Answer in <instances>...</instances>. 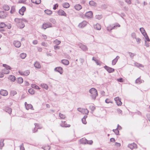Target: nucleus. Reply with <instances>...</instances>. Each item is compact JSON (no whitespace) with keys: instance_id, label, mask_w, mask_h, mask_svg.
<instances>
[{"instance_id":"f257e3e1","label":"nucleus","mask_w":150,"mask_h":150,"mask_svg":"<svg viewBox=\"0 0 150 150\" xmlns=\"http://www.w3.org/2000/svg\"><path fill=\"white\" fill-rule=\"evenodd\" d=\"M89 92L91 93V96L92 98L94 100L95 99L98 95L97 90L94 88H92L89 90Z\"/></svg>"},{"instance_id":"f03ea898","label":"nucleus","mask_w":150,"mask_h":150,"mask_svg":"<svg viewBox=\"0 0 150 150\" xmlns=\"http://www.w3.org/2000/svg\"><path fill=\"white\" fill-rule=\"evenodd\" d=\"M3 66L4 67V68L2 70L4 74H8L9 72V70L11 69V67L6 64H3Z\"/></svg>"},{"instance_id":"7ed1b4c3","label":"nucleus","mask_w":150,"mask_h":150,"mask_svg":"<svg viewBox=\"0 0 150 150\" xmlns=\"http://www.w3.org/2000/svg\"><path fill=\"white\" fill-rule=\"evenodd\" d=\"M77 110L83 114L88 115L89 112L88 110L86 108H79L77 109Z\"/></svg>"},{"instance_id":"20e7f679","label":"nucleus","mask_w":150,"mask_h":150,"mask_svg":"<svg viewBox=\"0 0 150 150\" xmlns=\"http://www.w3.org/2000/svg\"><path fill=\"white\" fill-rule=\"evenodd\" d=\"M52 27V24L48 22L43 23L42 26V28L45 30L47 28Z\"/></svg>"},{"instance_id":"39448f33","label":"nucleus","mask_w":150,"mask_h":150,"mask_svg":"<svg viewBox=\"0 0 150 150\" xmlns=\"http://www.w3.org/2000/svg\"><path fill=\"white\" fill-rule=\"evenodd\" d=\"M78 45L83 51H85L88 50V48L86 45H83L81 43H79L78 44Z\"/></svg>"},{"instance_id":"423d86ee","label":"nucleus","mask_w":150,"mask_h":150,"mask_svg":"<svg viewBox=\"0 0 150 150\" xmlns=\"http://www.w3.org/2000/svg\"><path fill=\"white\" fill-rule=\"evenodd\" d=\"M88 23V22L85 21H83L82 22L79 23L78 25L79 28H83L86 26Z\"/></svg>"},{"instance_id":"0eeeda50","label":"nucleus","mask_w":150,"mask_h":150,"mask_svg":"<svg viewBox=\"0 0 150 150\" xmlns=\"http://www.w3.org/2000/svg\"><path fill=\"white\" fill-rule=\"evenodd\" d=\"M105 69L109 73H111L114 71L115 69L109 67L107 66L104 67Z\"/></svg>"},{"instance_id":"6e6552de","label":"nucleus","mask_w":150,"mask_h":150,"mask_svg":"<svg viewBox=\"0 0 150 150\" xmlns=\"http://www.w3.org/2000/svg\"><path fill=\"white\" fill-rule=\"evenodd\" d=\"M14 21L15 22H27V21L26 19H21V18H16L14 19Z\"/></svg>"},{"instance_id":"1a4fd4ad","label":"nucleus","mask_w":150,"mask_h":150,"mask_svg":"<svg viewBox=\"0 0 150 150\" xmlns=\"http://www.w3.org/2000/svg\"><path fill=\"white\" fill-rule=\"evenodd\" d=\"M19 73L21 75L27 76L29 75L30 73V71L28 70H26L24 72L19 71Z\"/></svg>"},{"instance_id":"9d476101","label":"nucleus","mask_w":150,"mask_h":150,"mask_svg":"<svg viewBox=\"0 0 150 150\" xmlns=\"http://www.w3.org/2000/svg\"><path fill=\"white\" fill-rule=\"evenodd\" d=\"M7 13L3 11H0V18H4L7 16Z\"/></svg>"},{"instance_id":"9b49d317","label":"nucleus","mask_w":150,"mask_h":150,"mask_svg":"<svg viewBox=\"0 0 150 150\" xmlns=\"http://www.w3.org/2000/svg\"><path fill=\"white\" fill-rule=\"evenodd\" d=\"M85 15L88 18H91L93 17V13L92 11H89L86 12Z\"/></svg>"},{"instance_id":"f8f14e48","label":"nucleus","mask_w":150,"mask_h":150,"mask_svg":"<svg viewBox=\"0 0 150 150\" xmlns=\"http://www.w3.org/2000/svg\"><path fill=\"white\" fill-rule=\"evenodd\" d=\"M17 26L18 28H23L25 26V25L24 23L22 22H16Z\"/></svg>"},{"instance_id":"ddd939ff","label":"nucleus","mask_w":150,"mask_h":150,"mask_svg":"<svg viewBox=\"0 0 150 150\" xmlns=\"http://www.w3.org/2000/svg\"><path fill=\"white\" fill-rule=\"evenodd\" d=\"M58 13L59 16H67V14L62 9H60L58 11Z\"/></svg>"},{"instance_id":"4468645a","label":"nucleus","mask_w":150,"mask_h":150,"mask_svg":"<svg viewBox=\"0 0 150 150\" xmlns=\"http://www.w3.org/2000/svg\"><path fill=\"white\" fill-rule=\"evenodd\" d=\"M128 147H129L131 149H136L137 148V146L136 144L134 143L129 144L128 145Z\"/></svg>"},{"instance_id":"2eb2a0df","label":"nucleus","mask_w":150,"mask_h":150,"mask_svg":"<svg viewBox=\"0 0 150 150\" xmlns=\"http://www.w3.org/2000/svg\"><path fill=\"white\" fill-rule=\"evenodd\" d=\"M26 8L24 6H23L19 11V13L21 15H24V13L25 11Z\"/></svg>"},{"instance_id":"dca6fc26","label":"nucleus","mask_w":150,"mask_h":150,"mask_svg":"<svg viewBox=\"0 0 150 150\" xmlns=\"http://www.w3.org/2000/svg\"><path fill=\"white\" fill-rule=\"evenodd\" d=\"M13 44L17 47H20L21 45L20 42L18 41H14L13 42Z\"/></svg>"},{"instance_id":"f3484780","label":"nucleus","mask_w":150,"mask_h":150,"mask_svg":"<svg viewBox=\"0 0 150 150\" xmlns=\"http://www.w3.org/2000/svg\"><path fill=\"white\" fill-rule=\"evenodd\" d=\"M62 68L61 67H56L54 69V70L59 72L60 74H62L63 72Z\"/></svg>"},{"instance_id":"a211bd4d","label":"nucleus","mask_w":150,"mask_h":150,"mask_svg":"<svg viewBox=\"0 0 150 150\" xmlns=\"http://www.w3.org/2000/svg\"><path fill=\"white\" fill-rule=\"evenodd\" d=\"M0 94L2 96H6L8 94V93L6 91L2 90L0 91Z\"/></svg>"},{"instance_id":"6ab92c4d","label":"nucleus","mask_w":150,"mask_h":150,"mask_svg":"<svg viewBox=\"0 0 150 150\" xmlns=\"http://www.w3.org/2000/svg\"><path fill=\"white\" fill-rule=\"evenodd\" d=\"M94 28L95 29L99 30L101 29V26L99 24L97 23L94 25Z\"/></svg>"},{"instance_id":"aec40b11","label":"nucleus","mask_w":150,"mask_h":150,"mask_svg":"<svg viewBox=\"0 0 150 150\" xmlns=\"http://www.w3.org/2000/svg\"><path fill=\"white\" fill-rule=\"evenodd\" d=\"M61 62L62 64L65 65H68L69 64V62L67 59H62L61 60Z\"/></svg>"},{"instance_id":"412c9836","label":"nucleus","mask_w":150,"mask_h":150,"mask_svg":"<svg viewBox=\"0 0 150 150\" xmlns=\"http://www.w3.org/2000/svg\"><path fill=\"white\" fill-rule=\"evenodd\" d=\"M87 140L85 138H83L79 140V142L80 144H86Z\"/></svg>"},{"instance_id":"4be33fe9","label":"nucleus","mask_w":150,"mask_h":150,"mask_svg":"<svg viewBox=\"0 0 150 150\" xmlns=\"http://www.w3.org/2000/svg\"><path fill=\"white\" fill-rule=\"evenodd\" d=\"M74 8L76 10L79 11L82 8V6L79 4H77L74 6Z\"/></svg>"},{"instance_id":"5701e85b","label":"nucleus","mask_w":150,"mask_h":150,"mask_svg":"<svg viewBox=\"0 0 150 150\" xmlns=\"http://www.w3.org/2000/svg\"><path fill=\"white\" fill-rule=\"evenodd\" d=\"M34 67L37 69H40L41 66L40 63L38 62H36L34 64Z\"/></svg>"},{"instance_id":"b1692460","label":"nucleus","mask_w":150,"mask_h":150,"mask_svg":"<svg viewBox=\"0 0 150 150\" xmlns=\"http://www.w3.org/2000/svg\"><path fill=\"white\" fill-rule=\"evenodd\" d=\"M119 58V57L117 56L112 61V64L113 65H115L116 64V63L117 62L118 59Z\"/></svg>"},{"instance_id":"393cba45","label":"nucleus","mask_w":150,"mask_h":150,"mask_svg":"<svg viewBox=\"0 0 150 150\" xmlns=\"http://www.w3.org/2000/svg\"><path fill=\"white\" fill-rule=\"evenodd\" d=\"M35 126V128H36V130L35 131H34V132H35L37 131L38 129H41L42 127L40 125L38 124L37 123H35L34 124Z\"/></svg>"},{"instance_id":"a878e982","label":"nucleus","mask_w":150,"mask_h":150,"mask_svg":"<svg viewBox=\"0 0 150 150\" xmlns=\"http://www.w3.org/2000/svg\"><path fill=\"white\" fill-rule=\"evenodd\" d=\"M5 110L6 112H8L9 114H10L12 112V109L9 107H6L5 109Z\"/></svg>"},{"instance_id":"bb28decb","label":"nucleus","mask_w":150,"mask_h":150,"mask_svg":"<svg viewBox=\"0 0 150 150\" xmlns=\"http://www.w3.org/2000/svg\"><path fill=\"white\" fill-rule=\"evenodd\" d=\"M61 126L63 127H69L70 126V125L67 124L65 121L62 122V124H61Z\"/></svg>"},{"instance_id":"cd10ccee","label":"nucleus","mask_w":150,"mask_h":150,"mask_svg":"<svg viewBox=\"0 0 150 150\" xmlns=\"http://www.w3.org/2000/svg\"><path fill=\"white\" fill-rule=\"evenodd\" d=\"M117 27H120V25L118 23H116L115 25L113 27H112L110 29L108 27L107 30H112V29H115V28Z\"/></svg>"},{"instance_id":"c85d7f7f","label":"nucleus","mask_w":150,"mask_h":150,"mask_svg":"<svg viewBox=\"0 0 150 150\" xmlns=\"http://www.w3.org/2000/svg\"><path fill=\"white\" fill-rule=\"evenodd\" d=\"M25 108L27 110H28L29 109H33L32 105L30 104H27V105H26Z\"/></svg>"},{"instance_id":"c756f323","label":"nucleus","mask_w":150,"mask_h":150,"mask_svg":"<svg viewBox=\"0 0 150 150\" xmlns=\"http://www.w3.org/2000/svg\"><path fill=\"white\" fill-rule=\"evenodd\" d=\"M16 81L19 83H21L23 82V79L21 77L18 78L16 80Z\"/></svg>"},{"instance_id":"7c9ffc66","label":"nucleus","mask_w":150,"mask_h":150,"mask_svg":"<svg viewBox=\"0 0 150 150\" xmlns=\"http://www.w3.org/2000/svg\"><path fill=\"white\" fill-rule=\"evenodd\" d=\"M63 6V7L65 8H68L69 7V4L67 2L64 3L62 4Z\"/></svg>"},{"instance_id":"2f4dec72","label":"nucleus","mask_w":150,"mask_h":150,"mask_svg":"<svg viewBox=\"0 0 150 150\" xmlns=\"http://www.w3.org/2000/svg\"><path fill=\"white\" fill-rule=\"evenodd\" d=\"M45 12L47 15H50L52 13V12L50 10L47 9L45 10Z\"/></svg>"},{"instance_id":"473e14b6","label":"nucleus","mask_w":150,"mask_h":150,"mask_svg":"<svg viewBox=\"0 0 150 150\" xmlns=\"http://www.w3.org/2000/svg\"><path fill=\"white\" fill-rule=\"evenodd\" d=\"M32 2L36 4H39L41 3V0H31Z\"/></svg>"},{"instance_id":"72a5a7b5","label":"nucleus","mask_w":150,"mask_h":150,"mask_svg":"<svg viewBox=\"0 0 150 150\" xmlns=\"http://www.w3.org/2000/svg\"><path fill=\"white\" fill-rule=\"evenodd\" d=\"M3 9L5 11H8L9 10V7L7 5H4L3 6Z\"/></svg>"},{"instance_id":"f704fd0d","label":"nucleus","mask_w":150,"mask_h":150,"mask_svg":"<svg viewBox=\"0 0 150 150\" xmlns=\"http://www.w3.org/2000/svg\"><path fill=\"white\" fill-rule=\"evenodd\" d=\"M87 117V116L85 115L83 118L82 119V121L83 123L84 124H86L87 122L86 121V118Z\"/></svg>"},{"instance_id":"c9c22d12","label":"nucleus","mask_w":150,"mask_h":150,"mask_svg":"<svg viewBox=\"0 0 150 150\" xmlns=\"http://www.w3.org/2000/svg\"><path fill=\"white\" fill-rule=\"evenodd\" d=\"M61 43V41L57 39L55 40L53 42V43L56 44V45H58L60 44Z\"/></svg>"},{"instance_id":"e433bc0d","label":"nucleus","mask_w":150,"mask_h":150,"mask_svg":"<svg viewBox=\"0 0 150 150\" xmlns=\"http://www.w3.org/2000/svg\"><path fill=\"white\" fill-rule=\"evenodd\" d=\"M9 78V79L13 82L14 81L16 80L15 76L13 75L10 76Z\"/></svg>"},{"instance_id":"4c0bfd02","label":"nucleus","mask_w":150,"mask_h":150,"mask_svg":"<svg viewBox=\"0 0 150 150\" xmlns=\"http://www.w3.org/2000/svg\"><path fill=\"white\" fill-rule=\"evenodd\" d=\"M89 4L90 5L92 6H96V4L93 1H91L89 2Z\"/></svg>"},{"instance_id":"58836bf2","label":"nucleus","mask_w":150,"mask_h":150,"mask_svg":"<svg viewBox=\"0 0 150 150\" xmlns=\"http://www.w3.org/2000/svg\"><path fill=\"white\" fill-rule=\"evenodd\" d=\"M4 139H2L0 142V149H1L2 147L4 146Z\"/></svg>"},{"instance_id":"ea45409f","label":"nucleus","mask_w":150,"mask_h":150,"mask_svg":"<svg viewBox=\"0 0 150 150\" xmlns=\"http://www.w3.org/2000/svg\"><path fill=\"white\" fill-rule=\"evenodd\" d=\"M41 85L42 88H44L46 90L48 89V86L47 85L45 84L42 83L41 84Z\"/></svg>"},{"instance_id":"a19ab883","label":"nucleus","mask_w":150,"mask_h":150,"mask_svg":"<svg viewBox=\"0 0 150 150\" xmlns=\"http://www.w3.org/2000/svg\"><path fill=\"white\" fill-rule=\"evenodd\" d=\"M28 92L31 94H33L35 93L34 90L33 88H30L28 91Z\"/></svg>"},{"instance_id":"79ce46f5","label":"nucleus","mask_w":150,"mask_h":150,"mask_svg":"<svg viewBox=\"0 0 150 150\" xmlns=\"http://www.w3.org/2000/svg\"><path fill=\"white\" fill-rule=\"evenodd\" d=\"M142 82V81L141 80L140 77L137 79L135 83L138 84H140Z\"/></svg>"},{"instance_id":"37998d69","label":"nucleus","mask_w":150,"mask_h":150,"mask_svg":"<svg viewBox=\"0 0 150 150\" xmlns=\"http://www.w3.org/2000/svg\"><path fill=\"white\" fill-rule=\"evenodd\" d=\"M134 65L135 66L137 67H144V66L142 65L137 62L134 63Z\"/></svg>"},{"instance_id":"c03bdc74","label":"nucleus","mask_w":150,"mask_h":150,"mask_svg":"<svg viewBox=\"0 0 150 150\" xmlns=\"http://www.w3.org/2000/svg\"><path fill=\"white\" fill-rule=\"evenodd\" d=\"M26 54L24 53H22L21 54L20 57L22 59H24L26 57Z\"/></svg>"},{"instance_id":"a18cd8bd","label":"nucleus","mask_w":150,"mask_h":150,"mask_svg":"<svg viewBox=\"0 0 150 150\" xmlns=\"http://www.w3.org/2000/svg\"><path fill=\"white\" fill-rule=\"evenodd\" d=\"M59 116L61 119H64L66 117V116L61 113H59Z\"/></svg>"},{"instance_id":"49530a36","label":"nucleus","mask_w":150,"mask_h":150,"mask_svg":"<svg viewBox=\"0 0 150 150\" xmlns=\"http://www.w3.org/2000/svg\"><path fill=\"white\" fill-rule=\"evenodd\" d=\"M140 30L142 33L144 35L145 33H146L145 32V31L143 28H140Z\"/></svg>"},{"instance_id":"de8ad7c7","label":"nucleus","mask_w":150,"mask_h":150,"mask_svg":"<svg viewBox=\"0 0 150 150\" xmlns=\"http://www.w3.org/2000/svg\"><path fill=\"white\" fill-rule=\"evenodd\" d=\"M127 53L129 55L130 57H131L132 58H133L134 57L135 55V54H134L131 52H127Z\"/></svg>"},{"instance_id":"09e8293b","label":"nucleus","mask_w":150,"mask_h":150,"mask_svg":"<svg viewBox=\"0 0 150 150\" xmlns=\"http://www.w3.org/2000/svg\"><path fill=\"white\" fill-rule=\"evenodd\" d=\"M15 7L14 6H13L11 7L10 12L11 13H13L15 11Z\"/></svg>"},{"instance_id":"8fccbe9b","label":"nucleus","mask_w":150,"mask_h":150,"mask_svg":"<svg viewBox=\"0 0 150 150\" xmlns=\"http://www.w3.org/2000/svg\"><path fill=\"white\" fill-rule=\"evenodd\" d=\"M31 86L33 88H35L36 89H39L40 88L37 85L35 84H32L31 85Z\"/></svg>"},{"instance_id":"3c124183","label":"nucleus","mask_w":150,"mask_h":150,"mask_svg":"<svg viewBox=\"0 0 150 150\" xmlns=\"http://www.w3.org/2000/svg\"><path fill=\"white\" fill-rule=\"evenodd\" d=\"M146 39V41H147L148 42L150 41V39L148 37V35H147L146 33H145L144 35Z\"/></svg>"},{"instance_id":"603ef678","label":"nucleus","mask_w":150,"mask_h":150,"mask_svg":"<svg viewBox=\"0 0 150 150\" xmlns=\"http://www.w3.org/2000/svg\"><path fill=\"white\" fill-rule=\"evenodd\" d=\"M44 150H49L50 149V147L49 146H45L42 148Z\"/></svg>"},{"instance_id":"864d4df0","label":"nucleus","mask_w":150,"mask_h":150,"mask_svg":"<svg viewBox=\"0 0 150 150\" xmlns=\"http://www.w3.org/2000/svg\"><path fill=\"white\" fill-rule=\"evenodd\" d=\"M17 93L16 91H11L10 92L11 95L12 96H14V95L16 94Z\"/></svg>"},{"instance_id":"5fc2aeb1","label":"nucleus","mask_w":150,"mask_h":150,"mask_svg":"<svg viewBox=\"0 0 150 150\" xmlns=\"http://www.w3.org/2000/svg\"><path fill=\"white\" fill-rule=\"evenodd\" d=\"M6 26V24L3 23H0V27L1 28H3Z\"/></svg>"},{"instance_id":"6e6d98bb","label":"nucleus","mask_w":150,"mask_h":150,"mask_svg":"<svg viewBox=\"0 0 150 150\" xmlns=\"http://www.w3.org/2000/svg\"><path fill=\"white\" fill-rule=\"evenodd\" d=\"M113 131L115 133V134L117 135L119 133V131L117 129H113Z\"/></svg>"},{"instance_id":"4d7b16f0","label":"nucleus","mask_w":150,"mask_h":150,"mask_svg":"<svg viewBox=\"0 0 150 150\" xmlns=\"http://www.w3.org/2000/svg\"><path fill=\"white\" fill-rule=\"evenodd\" d=\"M116 103L118 105H121L122 104V102L121 101V99L117 102Z\"/></svg>"},{"instance_id":"13d9d810","label":"nucleus","mask_w":150,"mask_h":150,"mask_svg":"<svg viewBox=\"0 0 150 150\" xmlns=\"http://www.w3.org/2000/svg\"><path fill=\"white\" fill-rule=\"evenodd\" d=\"M131 36L133 38L136 39V34L135 33H133L131 34Z\"/></svg>"},{"instance_id":"bf43d9fd","label":"nucleus","mask_w":150,"mask_h":150,"mask_svg":"<svg viewBox=\"0 0 150 150\" xmlns=\"http://www.w3.org/2000/svg\"><path fill=\"white\" fill-rule=\"evenodd\" d=\"M136 41L138 44H139L140 43V41H141V39H140L139 38H136Z\"/></svg>"},{"instance_id":"052dcab7","label":"nucleus","mask_w":150,"mask_h":150,"mask_svg":"<svg viewBox=\"0 0 150 150\" xmlns=\"http://www.w3.org/2000/svg\"><path fill=\"white\" fill-rule=\"evenodd\" d=\"M54 48L55 50L59 49H60V46L58 45H55L54 46Z\"/></svg>"},{"instance_id":"680f3d73","label":"nucleus","mask_w":150,"mask_h":150,"mask_svg":"<svg viewBox=\"0 0 150 150\" xmlns=\"http://www.w3.org/2000/svg\"><path fill=\"white\" fill-rule=\"evenodd\" d=\"M41 45H42L45 46V47H47V43H45L44 42H42L41 43Z\"/></svg>"},{"instance_id":"e2e57ef3","label":"nucleus","mask_w":150,"mask_h":150,"mask_svg":"<svg viewBox=\"0 0 150 150\" xmlns=\"http://www.w3.org/2000/svg\"><path fill=\"white\" fill-rule=\"evenodd\" d=\"M50 21L54 24L56 23L55 20L53 18L50 19Z\"/></svg>"},{"instance_id":"0e129e2a","label":"nucleus","mask_w":150,"mask_h":150,"mask_svg":"<svg viewBox=\"0 0 150 150\" xmlns=\"http://www.w3.org/2000/svg\"><path fill=\"white\" fill-rule=\"evenodd\" d=\"M121 145V144L120 143H118L117 142H115V146H116L117 147H119Z\"/></svg>"},{"instance_id":"69168bd1","label":"nucleus","mask_w":150,"mask_h":150,"mask_svg":"<svg viewBox=\"0 0 150 150\" xmlns=\"http://www.w3.org/2000/svg\"><path fill=\"white\" fill-rule=\"evenodd\" d=\"M20 150H25V149L23 147V145L22 144L20 146Z\"/></svg>"},{"instance_id":"338daca9","label":"nucleus","mask_w":150,"mask_h":150,"mask_svg":"<svg viewBox=\"0 0 150 150\" xmlns=\"http://www.w3.org/2000/svg\"><path fill=\"white\" fill-rule=\"evenodd\" d=\"M90 108L91 109V110L92 111H94L95 110V107H94L93 106H90Z\"/></svg>"},{"instance_id":"774afa93","label":"nucleus","mask_w":150,"mask_h":150,"mask_svg":"<svg viewBox=\"0 0 150 150\" xmlns=\"http://www.w3.org/2000/svg\"><path fill=\"white\" fill-rule=\"evenodd\" d=\"M26 1V0H20L18 1V3H23L25 2Z\"/></svg>"}]
</instances>
